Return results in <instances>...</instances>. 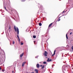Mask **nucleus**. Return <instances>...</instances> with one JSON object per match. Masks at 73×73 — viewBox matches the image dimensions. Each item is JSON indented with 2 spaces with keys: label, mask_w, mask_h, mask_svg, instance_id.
I'll use <instances>...</instances> for the list:
<instances>
[{
  "label": "nucleus",
  "mask_w": 73,
  "mask_h": 73,
  "mask_svg": "<svg viewBox=\"0 0 73 73\" xmlns=\"http://www.w3.org/2000/svg\"><path fill=\"white\" fill-rule=\"evenodd\" d=\"M14 28L15 30V32H16L17 31V33L18 35H19V29L17 27V30H16V26H14Z\"/></svg>",
  "instance_id": "f257e3e1"
},
{
  "label": "nucleus",
  "mask_w": 73,
  "mask_h": 73,
  "mask_svg": "<svg viewBox=\"0 0 73 73\" xmlns=\"http://www.w3.org/2000/svg\"><path fill=\"white\" fill-rule=\"evenodd\" d=\"M47 54H48V52L46 51H44V53L43 54V55L44 56H47Z\"/></svg>",
  "instance_id": "f03ea898"
},
{
  "label": "nucleus",
  "mask_w": 73,
  "mask_h": 73,
  "mask_svg": "<svg viewBox=\"0 0 73 73\" xmlns=\"http://www.w3.org/2000/svg\"><path fill=\"white\" fill-rule=\"evenodd\" d=\"M47 62H49L50 61H52V60L50 59L49 60V58H48V60H47Z\"/></svg>",
  "instance_id": "7ed1b4c3"
},
{
  "label": "nucleus",
  "mask_w": 73,
  "mask_h": 73,
  "mask_svg": "<svg viewBox=\"0 0 73 73\" xmlns=\"http://www.w3.org/2000/svg\"><path fill=\"white\" fill-rule=\"evenodd\" d=\"M23 55H24V53H23L22 54H21L20 55V56L21 57H23Z\"/></svg>",
  "instance_id": "20e7f679"
},
{
  "label": "nucleus",
  "mask_w": 73,
  "mask_h": 73,
  "mask_svg": "<svg viewBox=\"0 0 73 73\" xmlns=\"http://www.w3.org/2000/svg\"><path fill=\"white\" fill-rule=\"evenodd\" d=\"M17 37H18V39H19V42H20V38H19V35H17Z\"/></svg>",
  "instance_id": "39448f33"
},
{
  "label": "nucleus",
  "mask_w": 73,
  "mask_h": 73,
  "mask_svg": "<svg viewBox=\"0 0 73 73\" xmlns=\"http://www.w3.org/2000/svg\"><path fill=\"white\" fill-rule=\"evenodd\" d=\"M56 50H54V51L53 55H52V56H54V55H55V53H56Z\"/></svg>",
  "instance_id": "423d86ee"
},
{
  "label": "nucleus",
  "mask_w": 73,
  "mask_h": 73,
  "mask_svg": "<svg viewBox=\"0 0 73 73\" xmlns=\"http://www.w3.org/2000/svg\"><path fill=\"white\" fill-rule=\"evenodd\" d=\"M52 23H51L48 26V27H50L52 25Z\"/></svg>",
  "instance_id": "0eeeda50"
},
{
  "label": "nucleus",
  "mask_w": 73,
  "mask_h": 73,
  "mask_svg": "<svg viewBox=\"0 0 73 73\" xmlns=\"http://www.w3.org/2000/svg\"><path fill=\"white\" fill-rule=\"evenodd\" d=\"M35 72H36V73H38V70H37L36 69H35Z\"/></svg>",
  "instance_id": "6e6552de"
},
{
  "label": "nucleus",
  "mask_w": 73,
  "mask_h": 73,
  "mask_svg": "<svg viewBox=\"0 0 73 73\" xmlns=\"http://www.w3.org/2000/svg\"><path fill=\"white\" fill-rule=\"evenodd\" d=\"M25 62H23V63L22 64V66H24V65H25Z\"/></svg>",
  "instance_id": "1a4fd4ad"
},
{
  "label": "nucleus",
  "mask_w": 73,
  "mask_h": 73,
  "mask_svg": "<svg viewBox=\"0 0 73 73\" xmlns=\"http://www.w3.org/2000/svg\"><path fill=\"white\" fill-rule=\"evenodd\" d=\"M36 66L37 68H39V67H40V65H39V64H37L36 65Z\"/></svg>",
  "instance_id": "9d476101"
},
{
  "label": "nucleus",
  "mask_w": 73,
  "mask_h": 73,
  "mask_svg": "<svg viewBox=\"0 0 73 73\" xmlns=\"http://www.w3.org/2000/svg\"><path fill=\"white\" fill-rule=\"evenodd\" d=\"M33 38H36V36H35V35H33Z\"/></svg>",
  "instance_id": "9b49d317"
},
{
  "label": "nucleus",
  "mask_w": 73,
  "mask_h": 73,
  "mask_svg": "<svg viewBox=\"0 0 73 73\" xmlns=\"http://www.w3.org/2000/svg\"><path fill=\"white\" fill-rule=\"evenodd\" d=\"M39 26H41V25H42V24H41V23H40L39 24Z\"/></svg>",
  "instance_id": "f8f14e48"
},
{
  "label": "nucleus",
  "mask_w": 73,
  "mask_h": 73,
  "mask_svg": "<svg viewBox=\"0 0 73 73\" xmlns=\"http://www.w3.org/2000/svg\"><path fill=\"white\" fill-rule=\"evenodd\" d=\"M44 66H45L44 65L42 67V69H44Z\"/></svg>",
  "instance_id": "ddd939ff"
},
{
  "label": "nucleus",
  "mask_w": 73,
  "mask_h": 73,
  "mask_svg": "<svg viewBox=\"0 0 73 73\" xmlns=\"http://www.w3.org/2000/svg\"><path fill=\"white\" fill-rule=\"evenodd\" d=\"M66 36L67 39H68V36H67V34H66Z\"/></svg>",
  "instance_id": "4468645a"
},
{
  "label": "nucleus",
  "mask_w": 73,
  "mask_h": 73,
  "mask_svg": "<svg viewBox=\"0 0 73 73\" xmlns=\"http://www.w3.org/2000/svg\"><path fill=\"white\" fill-rule=\"evenodd\" d=\"M23 44L24 43L23 42H21V45H23Z\"/></svg>",
  "instance_id": "2eb2a0df"
},
{
  "label": "nucleus",
  "mask_w": 73,
  "mask_h": 73,
  "mask_svg": "<svg viewBox=\"0 0 73 73\" xmlns=\"http://www.w3.org/2000/svg\"><path fill=\"white\" fill-rule=\"evenodd\" d=\"M43 63L45 64H46V62H43Z\"/></svg>",
  "instance_id": "dca6fc26"
},
{
  "label": "nucleus",
  "mask_w": 73,
  "mask_h": 73,
  "mask_svg": "<svg viewBox=\"0 0 73 73\" xmlns=\"http://www.w3.org/2000/svg\"><path fill=\"white\" fill-rule=\"evenodd\" d=\"M60 21V19L59 18L58 19V21Z\"/></svg>",
  "instance_id": "f3484780"
},
{
  "label": "nucleus",
  "mask_w": 73,
  "mask_h": 73,
  "mask_svg": "<svg viewBox=\"0 0 73 73\" xmlns=\"http://www.w3.org/2000/svg\"><path fill=\"white\" fill-rule=\"evenodd\" d=\"M13 44H15V41H13Z\"/></svg>",
  "instance_id": "a211bd4d"
},
{
  "label": "nucleus",
  "mask_w": 73,
  "mask_h": 73,
  "mask_svg": "<svg viewBox=\"0 0 73 73\" xmlns=\"http://www.w3.org/2000/svg\"><path fill=\"white\" fill-rule=\"evenodd\" d=\"M69 46L68 45H67V48H68V47H69Z\"/></svg>",
  "instance_id": "6ab92c4d"
},
{
  "label": "nucleus",
  "mask_w": 73,
  "mask_h": 73,
  "mask_svg": "<svg viewBox=\"0 0 73 73\" xmlns=\"http://www.w3.org/2000/svg\"><path fill=\"white\" fill-rule=\"evenodd\" d=\"M40 67H42V65H40Z\"/></svg>",
  "instance_id": "aec40b11"
},
{
  "label": "nucleus",
  "mask_w": 73,
  "mask_h": 73,
  "mask_svg": "<svg viewBox=\"0 0 73 73\" xmlns=\"http://www.w3.org/2000/svg\"><path fill=\"white\" fill-rule=\"evenodd\" d=\"M72 33H70V35H72Z\"/></svg>",
  "instance_id": "412c9836"
},
{
  "label": "nucleus",
  "mask_w": 73,
  "mask_h": 73,
  "mask_svg": "<svg viewBox=\"0 0 73 73\" xmlns=\"http://www.w3.org/2000/svg\"><path fill=\"white\" fill-rule=\"evenodd\" d=\"M64 12H65V11H64L63 12V13H64Z\"/></svg>",
  "instance_id": "4be33fe9"
},
{
  "label": "nucleus",
  "mask_w": 73,
  "mask_h": 73,
  "mask_svg": "<svg viewBox=\"0 0 73 73\" xmlns=\"http://www.w3.org/2000/svg\"><path fill=\"white\" fill-rule=\"evenodd\" d=\"M2 71H3V72H4V70H2Z\"/></svg>",
  "instance_id": "5701e85b"
},
{
  "label": "nucleus",
  "mask_w": 73,
  "mask_h": 73,
  "mask_svg": "<svg viewBox=\"0 0 73 73\" xmlns=\"http://www.w3.org/2000/svg\"><path fill=\"white\" fill-rule=\"evenodd\" d=\"M35 42H36L34 41V43H35Z\"/></svg>",
  "instance_id": "b1692460"
},
{
  "label": "nucleus",
  "mask_w": 73,
  "mask_h": 73,
  "mask_svg": "<svg viewBox=\"0 0 73 73\" xmlns=\"http://www.w3.org/2000/svg\"><path fill=\"white\" fill-rule=\"evenodd\" d=\"M0 70H1V67H0Z\"/></svg>",
  "instance_id": "393cba45"
},
{
  "label": "nucleus",
  "mask_w": 73,
  "mask_h": 73,
  "mask_svg": "<svg viewBox=\"0 0 73 73\" xmlns=\"http://www.w3.org/2000/svg\"><path fill=\"white\" fill-rule=\"evenodd\" d=\"M12 72H13H13H14L13 71H12Z\"/></svg>",
  "instance_id": "a878e982"
},
{
  "label": "nucleus",
  "mask_w": 73,
  "mask_h": 73,
  "mask_svg": "<svg viewBox=\"0 0 73 73\" xmlns=\"http://www.w3.org/2000/svg\"><path fill=\"white\" fill-rule=\"evenodd\" d=\"M25 0H23V1H25Z\"/></svg>",
  "instance_id": "bb28decb"
},
{
  "label": "nucleus",
  "mask_w": 73,
  "mask_h": 73,
  "mask_svg": "<svg viewBox=\"0 0 73 73\" xmlns=\"http://www.w3.org/2000/svg\"><path fill=\"white\" fill-rule=\"evenodd\" d=\"M5 9H6V8L5 7Z\"/></svg>",
  "instance_id": "cd10ccee"
},
{
  "label": "nucleus",
  "mask_w": 73,
  "mask_h": 73,
  "mask_svg": "<svg viewBox=\"0 0 73 73\" xmlns=\"http://www.w3.org/2000/svg\"><path fill=\"white\" fill-rule=\"evenodd\" d=\"M35 58H37V57H35Z\"/></svg>",
  "instance_id": "c85d7f7f"
}]
</instances>
